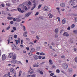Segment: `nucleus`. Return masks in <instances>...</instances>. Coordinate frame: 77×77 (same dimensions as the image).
I'll use <instances>...</instances> for the list:
<instances>
[{"label": "nucleus", "instance_id": "obj_1", "mask_svg": "<svg viewBox=\"0 0 77 77\" xmlns=\"http://www.w3.org/2000/svg\"><path fill=\"white\" fill-rule=\"evenodd\" d=\"M69 5L72 6L75 5V2H74V1H72V0H71L69 1Z\"/></svg>", "mask_w": 77, "mask_h": 77}, {"label": "nucleus", "instance_id": "obj_2", "mask_svg": "<svg viewBox=\"0 0 77 77\" xmlns=\"http://www.w3.org/2000/svg\"><path fill=\"white\" fill-rule=\"evenodd\" d=\"M11 63H14L15 64V63H21V64H22V63L21 62V61H18L17 60H12L11 61Z\"/></svg>", "mask_w": 77, "mask_h": 77}, {"label": "nucleus", "instance_id": "obj_3", "mask_svg": "<svg viewBox=\"0 0 77 77\" xmlns=\"http://www.w3.org/2000/svg\"><path fill=\"white\" fill-rule=\"evenodd\" d=\"M33 3L34 4L33 5V7L32 8L31 10V11H32V10H33L36 7V2L35 1V0H34L33 1Z\"/></svg>", "mask_w": 77, "mask_h": 77}, {"label": "nucleus", "instance_id": "obj_4", "mask_svg": "<svg viewBox=\"0 0 77 77\" xmlns=\"http://www.w3.org/2000/svg\"><path fill=\"white\" fill-rule=\"evenodd\" d=\"M8 44H9L10 43V41H12L13 40V38H12V36L11 35H10L8 37Z\"/></svg>", "mask_w": 77, "mask_h": 77}, {"label": "nucleus", "instance_id": "obj_5", "mask_svg": "<svg viewBox=\"0 0 77 77\" xmlns=\"http://www.w3.org/2000/svg\"><path fill=\"white\" fill-rule=\"evenodd\" d=\"M62 66L63 67V68L64 69H66L68 68V65L66 63H63L62 65Z\"/></svg>", "mask_w": 77, "mask_h": 77}, {"label": "nucleus", "instance_id": "obj_6", "mask_svg": "<svg viewBox=\"0 0 77 77\" xmlns=\"http://www.w3.org/2000/svg\"><path fill=\"white\" fill-rule=\"evenodd\" d=\"M17 10L18 11H19V12H20V13H23V12H24V11L23 10H21V9L20 8H17Z\"/></svg>", "mask_w": 77, "mask_h": 77}, {"label": "nucleus", "instance_id": "obj_7", "mask_svg": "<svg viewBox=\"0 0 77 77\" xmlns=\"http://www.w3.org/2000/svg\"><path fill=\"white\" fill-rule=\"evenodd\" d=\"M6 56L5 54H3L2 56V60H5V59H6Z\"/></svg>", "mask_w": 77, "mask_h": 77}, {"label": "nucleus", "instance_id": "obj_8", "mask_svg": "<svg viewBox=\"0 0 77 77\" xmlns=\"http://www.w3.org/2000/svg\"><path fill=\"white\" fill-rule=\"evenodd\" d=\"M60 6L62 8H65V4L62 3L60 4Z\"/></svg>", "mask_w": 77, "mask_h": 77}, {"label": "nucleus", "instance_id": "obj_9", "mask_svg": "<svg viewBox=\"0 0 77 77\" xmlns=\"http://www.w3.org/2000/svg\"><path fill=\"white\" fill-rule=\"evenodd\" d=\"M31 13H31L30 12H29L28 13H27L25 14V17H29V15H30Z\"/></svg>", "mask_w": 77, "mask_h": 77}, {"label": "nucleus", "instance_id": "obj_10", "mask_svg": "<svg viewBox=\"0 0 77 77\" xmlns=\"http://www.w3.org/2000/svg\"><path fill=\"white\" fill-rule=\"evenodd\" d=\"M29 51L31 53H33V52L35 51V49L33 48H32L30 49Z\"/></svg>", "mask_w": 77, "mask_h": 77}, {"label": "nucleus", "instance_id": "obj_11", "mask_svg": "<svg viewBox=\"0 0 77 77\" xmlns=\"http://www.w3.org/2000/svg\"><path fill=\"white\" fill-rule=\"evenodd\" d=\"M63 36H69V34L68 32H65L63 34Z\"/></svg>", "mask_w": 77, "mask_h": 77}, {"label": "nucleus", "instance_id": "obj_12", "mask_svg": "<svg viewBox=\"0 0 77 77\" xmlns=\"http://www.w3.org/2000/svg\"><path fill=\"white\" fill-rule=\"evenodd\" d=\"M13 53H11L9 54L8 57L9 58H11V57H13Z\"/></svg>", "mask_w": 77, "mask_h": 77}, {"label": "nucleus", "instance_id": "obj_13", "mask_svg": "<svg viewBox=\"0 0 77 77\" xmlns=\"http://www.w3.org/2000/svg\"><path fill=\"white\" fill-rule=\"evenodd\" d=\"M43 9L45 11H47L48 10V7L45 6L44 8Z\"/></svg>", "mask_w": 77, "mask_h": 77}, {"label": "nucleus", "instance_id": "obj_14", "mask_svg": "<svg viewBox=\"0 0 77 77\" xmlns=\"http://www.w3.org/2000/svg\"><path fill=\"white\" fill-rule=\"evenodd\" d=\"M68 71L69 72H72V69L71 68H69L68 69Z\"/></svg>", "mask_w": 77, "mask_h": 77}, {"label": "nucleus", "instance_id": "obj_15", "mask_svg": "<svg viewBox=\"0 0 77 77\" xmlns=\"http://www.w3.org/2000/svg\"><path fill=\"white\" fill-rule=\"evenodd\" d=\"M10 71L11 72H12V74L14 73V72H15V70L14 69L11 68L10 69Z\"/></svg>", "mask_w": 77, "mask_h": 77}, {"label": "nucleus", "instance_id": "obj_16", "mask_svg": "<svg viewBox=\"0 0 77 77\" xmlns=\"http://www.w3.org/2000/svg\"><path fill=\"white\" fill-rule=\"evenodd\" d=\"M21 6H22V8H25V9L26 11H27V8L26 6H24L23 5V4L21 5Z\"/></svg>", "mask_w": 77, "mask_h": 77}, {"label": "nucleus", "instance_id": "obj_17", "mask_svg": "<svg viewBox=\"0 0 77 77\" xmlns=\"http://www.w3.org/2000/svg\"><path fill=\"white\" fill-rule=\"evenodd\" d=\"M33 57L35 60H37V59H38V57L37 55H34L33 56Z\"/></svg>", "mask_w": 77, "mask_h": 77}, {"label": "nucleus", "instance_id": "obj_18", "mask_svg": "<svg viewBox=\"0 0 77 77\" xmlns=\"http://www.w3.org/2000/svg\"><path fill=\"white\" fill-rule=\"evenodd\" d=\"M49 65H51L53 64V63L52 62V60H49Z\"/></svg>", "mask_w": 77, "mask_h": 77}, {"label": "nucleus", "instance_id": "obj_19", "mask_svg": "<svg viewBox=\"0 0 77 77\" xmlns=\"http://www.w3.org/2000/svg\"><path fill=\"white\" fill-rule=\"evenodd\" d=\"M31 70H30V71L28 72V73L30 74H32L33 73V71L32 70V69H31Z\"/></svg>", "mask_w": 77, "mask_h": 77}, {"label": "nucleus", "instance_id": "obj_20", "mask_svg": "<svg viewBox=\"0 0 77 77\" xmlns=\"http://www.w3.org/2000/svg\"><path fill=\"white\" fill-rule=\"evenodd\" d=\"M48 16L50 18H52L53 17V15L51 14H49Z\"/></svg>", "mask_w": 77, "mask_h": 77}, {"label": "nucleus", "instance_id": "obj_21", "mask_svg": "<svg viewBox=\"0 0 77 77\" xmlns=\"http://www.w3.org/2000/svg\"><path fill=\"white\" fill-rule=\"evenodd\" d=\"M7 19L8 20H12V19H13V17H7Z\"/></svg>", "mask_w": 77, "mask_h": 77}, {"label": "nucleus", "instance_id": "obj_22", "mask_svg": "<svg viewBox=\"0 0 77 77\" xmlns=\"http://www.w3.org/2000/svg\"><path fill=\"white\" fill-rule=\"evenodd\" d=\"M16 21H17V22H20V21H21V19L18 18H17Z\"/></svg>", "mask_w": 77, "mask_h": 77}, {"label": "nucleus", "instance_id": "obj_23", "mask_svg": "<svg viewBox=\"0 0 77 77\" xmlns=\"http://www.w3.org/2000/svg\"><path fill=\"white\" fill-rule=\"evenodd\" d=\"M62 23L63 24H65L66 22L65 21V19H63V20L62 21Z\"/></svg>", "mask_w": 77, "mask_h": 77}, {"label": "nucleus", "instance_id": "obj_24", "mask_svg": "<svg viewBox=\"0 0 77 77\" xmlns=\"http://www.w3.org/2000/svg\"><path fill=\"white\" fill-rule=\"evenodd\" d=\"M74 27H75V25L74 24H72L71 26V27L72 29H73V28H74Z\"/></svg>", "mask_w": 77, "mask_h": 77}, {"label": "nucleus", "instance_id": "obj_25", "mask_svg": "<svg viewBox=\"0 0 77 77\" xmlns=\"http://www.w3.org/2000/svg\"><path fill=\"white\" fill-rule=\"evenodd\" d=\"M59 29V28H57L55 29V33H57V31Z\"/></svg>", "mask_w": 77, "mask_h": 77}, {"label": "nucleus", "instance_id": "obj_26", "mask_svg": "<svg viewBox=\"0 0 77 77\" xmlns=\"http://www.w3.org/2000/svg\"><path fill=\"white\" fill-rule=\"evenodd\" d=\"M12 59L13 60H15L16 59V56L14 55L12 57Z\"/></svg>", "mask_w": 77, "mask_h": 77}, {"label": "nucleus", "instance_id": "obj_27", "mask_svg": "<svg viewBox=\"0 0 77 77\" xmlns=\"http://www.w3.org/2000/svg\"><path fill=\"white\" fill-rule=\"evenodd\" d=\"M33 66L34 67H38V66H39V65H38V64L34 65H33Z\"/></svg>", "mask_w": 77, "mask_h": 77}, {"label": "nucleus", "instance_id": "obj_28", "mask_svg": "<svg viewBox=\"0 0 77 77\" xmlns=\"http://www.w3.org/2000/svg\"><path fill=\"white\" fill-rule=\"evenodd\" d=\"M42 6V5H41V4L39 5H38V9H40Z\"/></svg>", "mask_w": 77, "mask_h": 77}, {"label": "nucleus", "instance_id": "obj_29", "mask_svg": "<svg viewBox=\"0 0 77 77\" xmlns=\"http://www.w3.org/2000/svg\"><path fill=\"white\" fill-rule=\"evenodd\" d=\"M21 73H22V72L21 71H20L19 72V76H20L21 75Z\"/></svg>", "mask_w": 77, "mask_h": 77}, {"label": "nucleus", "instance_id": "obj_30", "mask_svg": "<svg viewBox=\"0 0 77 77\" xmlns=\"http://www.w3.org/2000/svg\"><path fill=\"white\" fill-rule=\"evenodd\" d=\"M73 32L75 33V34H77V30H74L73 31Z\"/></svg>", "mask_w": 77, "mask_h": 77}, {"label": "nucleus", "instance_id": "obj_31", "mask_svg": "<svg viewBox=\"0 0 77 77\" xmlns=\"http://www.w3.org/2000/svg\"><path fill=\"white\" fill-rule=\"evenodd\" d=\"M14 38L15 39H17V35H14Z\"/></svg>", "mask_w": 77, "mask_h": 77}, {"label": "nucleus", "instance_id": "obj_32", "mask_svg": "<svg viewBox=\"0 0 77 77\" xmlns=\"http://www.w3.org/2000/svg\"><path fill=\"white\" fill-rule=\"evenodd\" d=\"M40 55H42V56H44V55H45V54L43 52H41L40 53Z\"/></svg>", "mask_w": 77, "mask_h": 77}, {"label": "nucleus", "instance_id": "obj_33", "mask_svg": "<svg viewBox=\"0 0 77 77\" xmlns=\"http://www.w3.org/2000/svg\"><path fill=\"white\" fill-rule=\"evenodd\" d=\"M12 2L13 3H15L17 2L16 1V0H12Z\"/></svg>", "mask_w": 77, "mask_h": 77}, {"label": "nucleus", "instance_id": "obj_34", "mask_svg": "<svg viewBox=\"0 0 77 77\" xmlns=\"http://www.w3.org/2000/svg\"><path fill=\"white\" fill-rule=\"evenodd\" d=\"M36 50H40V47H37V48H36Z\"/></svg>", "mask_w": 77, "mask_h": 77}, {"label": "nucleus", "instance_id": "obj_35", "mask_svg": "<svg viewBox=\"0 0 77 77\" xmlns=\"http://www.w3.org/2000/svg\"><path fill=\"white\" fill-rule=\"evenodd\" d=\"M28 5H32V4L31 3V2H30V1H29L28 2Z\"/></svg>", "mask_w": 77, "mask_h": 77}, {"label": "nucleus", "instance_id": "obj_36", "mask_svg": "<svg viewBox=\"0 0 77 77\" xmlns=\"http://www.w3.org/2000/svg\"><path fill=\"white\" fill-rule=\"evenodd\" d=\"M11 27V26H9L7 28V30H9V29H10Z\"/></svg>", "mask_w": 77, "mask_h": 77}, {"label": "nucleus", "instance_id": "obj_37", "mask_svg": "<svg viewBox=\"0 0 77 77\" xmlns=\"http://www.w3.org/2000/svg\"><path fill=\"white\" fill-rule=\"evenodd\" d=\"M58 73H59L60 72V70L59 69H57L56 71Z\"/></svg>", "mask_w": 77, "mask_h": 77}, {"label": "nucleus", "instance_id": "obj_38", "mask_svg": "<svg viewBox=\"0 0 77 77\" xmlns=\"http://www.w3.org/2000/svg\"><path fill=\"white\" fill-rule=\"evenodd\" d=\"M28 54L29 55V56H32L33 55V54L32 53H29Z\"/></svg>", "mask_w": 77, "mask_h": 77}, {"label": "nucleus", "instance_id": "obj_39", "mask_svg": "<svg viewBox=\"0 0 77 77\" xmlns=\"http://www.w3.org/2000/svg\"><path fill=\"white\" fill-rule=\"evenodd\" d=\"M16 44V45H18V40H15Z\"/></svg>", "mask_w": 77, "mask_h": 77}, {"label": "nucleus", "instance_id": "obj_40", "mask_svg": "<svg viewBox=\"0 0 77 77\" xmlns=\"http://www.w3.org/2000/svg\"><path fill=\"white\" fill-rule=\"evenodd\" d=\"M13 30H14V31H15V30H17V28L15 27H13Z\"/></svg>", "mask_w": 77, "mask_h": 77}, {"label": "nucleus", "instance_id": "obj_41", "mask_svg": "<svg viewBox=\"0 0 77 77\" xmlns=\"http://www.w3.org/2000/svg\"><path fill=\"white\" fill-rule=\"evenodd\" d=\"M68 30H70L71 28L69 26H68L67 28Z\"/></svg>", "mask_w": 77, "mask_h": 77}, {"label": "nucleus", "instance_id": "obj_42", "mask_svg": "<svg viewBox=\"0 0 77 77\" xmlns=\"http://www.w3.org/2000/svg\"><path fill=\"white\" fill-rule=\"evenodd\" d=\"M23 36L24 37H27V35H26L24 33L23 34Z\"/></svg>", "mask_w": 77, "mask_h": 77}, {"label": "nucleus", "instance_id": "obj_43", "mask_svg": "<svg viewBox=\"0 0 77 77\" xmlns=\"http://www.w3.org/2000/svg\"><path fill=\"white\" fill-rule=\"evenodd\" d=\"M20 41H21V39H20V38H19L18 39V42L19 44H20Z\"/></svg>", "mask_w": 77, "mask_h": 77}, {"label": "nucleus", "instance_id": "obj_44", "mask_svg": "<svg viewBox=\"0 0 77 77\" xmlns=\"http://www.w3.org/2000/svg\"><path fill=\"white\" fill-rule=\"evenodd\" d=\"M11 47H13V48H14V47H15V45L14 44L12 45H11Z\"/></svg>", "mask_w": 77, "mask_h": 77}, {"label": "nucleus", "instance_id": "obj_45", "mask_svg": "<svg viewBox=\"0 0 77 77\" xmlns=\"http://www.w3.org/2000/svg\"><path fill=\"white\" fill-rule=\"evenodd\" d=\"M23 30L24 31H26V27H25V26H23Z\"/></svg>", "mask_w": 77, "mask_h": 77}, {"label": "nucleus", "instance_id": "obj_46", "mask_svg": "<svg viewBox=\"0 0 77 77\" xmlns=\"http://www.w3.org/2000/svg\"><path fill=\"white\" fill-rule=\"evenodd\" d=\"M39 73H40V74H44V72H43L41 71H40L39 72Z\"/></svg>", "mask_w": 77, "mask_h": 77}, {"label": "nucleus", "instance_id": "obj_47", "mask_svg": "<svg viewBox=\"0 0 77 77\" xmlns=\"http://www.w3.org/2000/svg\"><path fill=\"white\" fill-rule=\"evenodd\" d=\"M61 58H62L63 59H65V57L64 55H63L61 56Z\"/></svg>", "mask_w": 77, "mask_h": 77}, {"label": "nucleus", "instance_id": "obj_48", "mask_svg": "<svg viewBox=\"0 0 77 77\" xmlns=\"http://www.w3.org/2000/svg\"><path fill=\"white\" fill-rule=\"evenodd\" d=\"M38 14H39V12H37L35 14V16H36V15H38Z\"/></svg>", "mask_w": 77, "mask_h": 77}, {"label": "nucleus", "instance_id": "obj_49", "mask_svg": "<svg viewBox=\"0 0 77 77\" xmlns=\"http://www.w3.org/2000/svg\"><path fill=\"white\" fill-rule=\"evenodd\" d=\"M75 62H77V57L75 58Z\"/></svg>", "mask_w": 77, "mask_h": 77}, {"label": "nucleus", "instance_id": "obj_50", "mask_svg": "<svg viewBox=\"0 0 77 77\" xmlns=\"http://www.w3.org/2000/svg\"><path fill=\"white\" fill-rule=\"evenodd\" d=\"M6 5L8 7L10 6L11 5V4H7Z\"/></svg>", "mask_w": 77, "mask_h": 77}, {"label": "nucleus", "instance_id": "obj_51", "mask_svg": "<svg viewBox=\"0 0 77 77\" xmlns=\"http://www.w3.org/2000/svg\"><path fill=\"white\" fill-rule=\"evenodd\" d=\"M2 14H4V15H5L6 14V13H5V11H2Z\"/></svg>", "mask_w": 77, "mask_h": 77}, {"label": "nucleus", "instance_id": "obj_52", "mask_svg": "<svg viewBox=\"0 0 77 77\" xmlns=\"http://www.w3.org/2000/svg\"><path fill=\"white\" fill-rule=\"evenodd\" d=\"M13 23H14V21H11L10 22V24H13Z\"/></svg>", "mask_w": 77, "mask_h": 77}, {"label": "nucleus", "instance_id": "obj_53", "mask_svg": "<svg viewBox=\"0 0 77 77\" xmlns=\"http://www.w3.org/2000/svg\"><path fill=\"white\" fill-rule=\"evenodd\" d=\"M26 49L27 51H29V47H26Z\"/></svg>", "mask_w": 77, "mask_h": 77}, {"label": "nucleus", "instance_id": "obj_54", "mask_svg": "<svg viewBox=\"0 0 77 77\" xmlns=\"http://www.w3.org/2000/svg\"><path fill=\"white\" fill-rule=\"evenodd\" d=\"M42 58L41 56H38V59H41Z\"/></svg>", "mask_w": 77, "mask_h": 77}, {"label": "nucleus", "instance_id": "obj_55", "mask_svg": "<svg viewBox=\"0 0 77 77\" xmlns=\"http://www.w3.org/2000/svg\"><path fill=\"white\" fill-rule=\"evenodd\" d=\"M51 45H55V44L53 43V42H52L51 43Z\"/></svg>", "mask_w": 77, "mask_h": 77}, {"label": "nucleus", "instance_id": "obj_56", "mask_svg": "<svg viewBox=\"0 0 77 77\" xmlns=\"http://www.w3.org/2000/svg\"><path fill=\"white\" fill-rule=\"evenodd\" d=\"M1 5L2 7H3V8H4V7H5V5H4L3 4H1Z\"/></svg>", "mask_w": 77, "mask_h": 77}, {"label": "nucleus", "instance_id": "obj_57", "mask_svg": "<svg viewBox=\"0 0 77 77\" xmlns=\"http://www.w3.org/2000/svg\"><path fill=\"white\" fill-rule=\"evenodd\" d=\"M51 76H53V75H54V73H52L50 74Z\"/></svg>", "mask_w": 77, "mask_h": 77}, {"label": "nucleus", "instance_id": "obj_58", "mask_svg": "<svg viewBox=\"0 0 77 77\" xmlns=\"http://www.w3.org/2000/svg\"><path fill=\"white\" fill-rule=\"evenodd\" d=\"M77 8V5L76 6H73L72 7V8Z\"/></svg>", "mask_w": 77, "mask_h": 77}, {"label": "nucleus", "instance_id": "obj_59", "mask_svg": "<svg viewBox=\"0 0 77 77\" xmlns=\"http://www.w3.org/2000/svg\"><path fill=\"white\" fill-rule=\"evenodd\" d=\"M23 39L21 40V44H23Z\"/></svg>", "mask_w": 77, "mask_h": 77}, {"label": "nucleus", "instance_id": "obj_60", "mask_svg": "<svg viewBox=\"0 0 77 77\" xmlns=\"http://www.w3.org/2000/svg\"><path fill=\"white\" fill-rule=\"evenodd\" d=\"M16 77V73L14 72V77Z\"/></svg>", "mask_w": 77, "mask_h": 77}, {"label": "nucleus", "instance_id": "obj_61", "mask_svg": "<svg viewBox=\"0 0 77 77\" xmlns=\"http://www.w3.org/2000/svg\"><path fill=\"white\" fill-rule=\"evenodd\" d=\"M57 19H58L59 21H60V18L59 17H57Z\"/></svg>", "mask_w": 77, "mask_h": 77}, {"label": "nucleus", "instance_id": "obj_62", "mask_svg": "<svg viewBox=\"0 0 77 77\" xmlns=\"http://www.w3.org/2000/svg\"><path fill=\"white\" fill-rule=\"evenodd\" d=\"M27 77H32V75H28Z\"/></svg>", "mask_w": 77, "mask_h": 77}, {"label": "nucleus", "instance_id": "obj_63", "mask_svg": "<svg viewBox=\"0 0 77 77\" xmlns=\"http://www.w3.org/2000/svg\"><path fill=\"white\" fill-rule=\"evenodd\" d=\"M36 38L37 39H39V37L38 36H36Z\"/></svg>", "mask_w": 77, "mask_h": 77}, {"label": "nucleus", "instance_id": "obj_64", "mask_svg": "<svg viewBox=\"0 0 77 77\" xmlns=\"http://www.w3.org/2000/svg\"><path fill=\"white\" fill-rule=\"evenodd\" d=\"M13 20L14 21H16V19L15 18H14L13 19Z\"/></svg>", "mask_w": 77, "mask_h": 77}]
</instances>
